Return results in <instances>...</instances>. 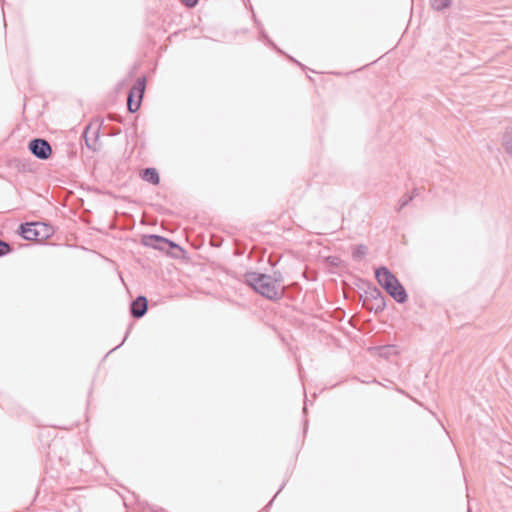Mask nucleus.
Returning a JSON list of instances; mask_svg holds the SVG:
<instances>
[{
	"mask_svg": "<svg viewBox=\"0 0 512 512\" xmlns=\"http://www.w3.org/2000/svg\"><path fill=\"white\" fill-rule=\"evenodd\" d=\"M223 243V239L219 236H213L211 239V245L213 247H220Z\"/></svg>",
	"mask_w": 512,
	"mask_h": 512,
	"instance_id": "16",
	"label": "nucleus"
},
{
	"mask_svg": "<svg viewBox=\"0 0 512 512\" xmlns=\"http://www.w3.org/2000/svg\"><path fill=\"white\" fill-rule=\"evenodd\" d=\"M38 242H43L52 237L55 233L54 227L48 223L36 222Z\"/></svg>",
	"mask_w": 512,
	"mask_h": 512,
	"instance_id": "10",
	"label": "nucleus"
},
{
	"mask_svg": "<svg viewBox=\"0 0 512 512\" xmlns=\"http://www.w3.org/2000/svg\"><path fill=\"white\" fill-rule=\"evenodd\" d=\"M453 0H430L431 7L436 11H442L451 6Z\"/></svg>",
	"mask_w": 512,
	"mask_h": 512,
	"instance_id": "13",
	"label": "nucleus"
},
{
	"mask_svg": "<svg viewBox=\"0 0 512 512\" xmlns=\"http://www.w3.org/2000/svg\"><path fill=\"white\" fill-rule=\"evenodd\" d=\"M468 512H470V510Z\"/></svg>",
	"mask_w": 512,
	"mask_h": 512,
	"instance_id": "22",
	"label": "nucleus"
},
{
	"mask_svg": "<svg viewBox=\"0 0 512 512\" xmlns=\"http://www.w3.org/2000/svg\"><path fill=\"white\" fill-rule=\"evenodd\" d=\"M148 311V299L144 295H138L130 303V314L135 319H141Z\"/></svg>",
	"mask_w": 512,
	"mask_h": 512,
	"instance_id": "6",
	"label": "nucleus"
},
{
	"mask_svg": "<svg viewBox=\"0 0 512 512\" xmlns=\"http://www.w3.org/2000/svg\"><path fill=\"white\" fill-rule=\"evenodd\" d=\"M500 145L504 153L512 158V120L507 124L501 134Z\"/></svg>",
	"mask_w": 512,
	"mask_h": 512,
	"instance_id": "7",
	"label": "nucleus"
},
{
	"mask_svg": "<svg viewBox=\"0 0 512 512\" xmlns=\"http://www.w3.org/2000/svg\"><path fill=\"white\" fill-rule=\"evenodd\" d=\"M18 234L25 240L38 241L36 222L21 223L18 227Z\"/></svg>",
	"mask_w": 512,
	"mask_h": 512,
	"instance_id": "8",
	"label": "nucleus"
},
{
	"mask_svg": "<svg viewBox=\"0 0 512 512\" xmlns=\"http://www.w3.org/2000/svg\"><path fill=\"white\" fill-rule=\"evenodd\" d=\"M259 40L264 41L265 44L272 49L276 50L279 53L285 54L282 50H280L277 45L268 37L267 33L263 28L260 29Z\"/></svg>",
	"mask_w": 512,
	"mask_h": 512,
	"instance_id": "12",
	"label": "nucleus"
},
{
	"mask_svg": "<svg viewBox=\"0 0 512 512\" xmlns=\"http://www.w3.org/2000/svg\"><path fill=\"white\" fill-rule=\"evenodd\" d=\"M284 484H285V483H283V484L280 486V489L278 490V492L276 493V495H277V494H278V493L283 489Z\"/></svg>",
	"mask_w": 512,
	"mask_h": 512,
	"instance_id": "20",
	"label": "nucleus"
},
{
	"mask_svg": "<svg viewBox=\"0 0 512 512\" xmlns=\"http://www.w3.org/2000/svg\"><path fill=\"white\" fill-rule=\"evenodd\" d=\"M131 328H132V324H130V325L128 326V329H127V331H126V333H125V336H124V338H123L122 342H121L119 345H117V346H115L114 348H112V349H111V350L106 354V356H108L110 353H112L113 351H115L116 349H118L119 347H121V346L124 344V342L126 341V339H127L128 335H129V333H130Z\"/></svg>",
	"mask_w": 512,
	"mask_h": 512,
	"instance_id": "15",
	"label": "nucleus"
},
{
	"mask_svg": "<svg viewBox=\"0 0 512 512\" xmlns=\"http://www.w3.org/2000/svg\"><path fill=\"white\" fill-rule=\"evenodd\" d=\"M279 337H280V339H281V341H282L283 343H285V342H286V338H285V335H284L283 333H279Z\"/></svg>",
	"mask_w": 512,
	"mask_h": 512,
	"instance_id": "19",
	"label": "nucleus"
},
{
	"mask_svg": "<svg viewBox=\"0 0 512 512\" xmlns=\"http://www.w3.org/2000/svg\"><path fill=\"white\" fill-rule=\"evenodd\" d=\"M181 2L188 8H194L199 0H181Z\"/></svg>",
	"mask_w": 512,
	"mask_h": 512,
	"instance_id": "17",
	"label": "nucleus"
},
{
	"mask_svg": "<svg viewBox=\"0 0 512 512\" xmlns=\"http://www.w3.org/2000/svg\"><path fill=\"white\" fill-rule=\"evenodd\" d=\"M141 244L155 250L166 252L174 258H178V255L174 253V250L184 252L179 244L169 238L157 234L143 235L141 238Z\"/></svg>",
	"mask_w": 512,
	"mask_h": 512,
	"instance_id": "3",
	"label": "nucleus"
},
{
	"mask_svg": "<svg viewBox=\"0 0 512 512\" xmlns=\"http://www.w3.org/2000/svg\"><path fill=\"white\" fill-rule=\"evenodd\" d=\"M376 279L379 285L393 297L397 302L403 303L407 299L405 289L400 284L398 279L386 268L381 267L375 272Z\"/></svg>",
	"mask_w": 512,
	"mask_h": 512,
	"instance_id": "2",
	"label": "nucleus"
},
{
	"mask_svg": "<svg viewBox=\"0 0 512 512\" xmlns=\"http://www.w3.org/2000/svg\"><path fill=\"white\" fill-rule=\"evenodd\" d=\"M146 83L147 78L142 75L129 90L127 96V110L129 113H135L139 110L144 98Z\"/></svg>",
	"mask_w": 512,
	"mask_h": 512,
	"instance_id": "4",
	"label": "nucleus"
},
{
	"mask_svg": "<svg viewBox=\"0 0 512 512\" xmlns=\"http://www.w3.org/2000/svg\"><path fill=\"white\" fill-rule=\"evenodd\" d=\"M29 152L39 160H48L52 155V147L50 143L40 137L32 138L28 142Z\"/></svg>",
	"mask_w": 512,
	"mask_h": 512,
	"instance_id": "5",
	"label": "nucleus"
},
{
	"mask_svg": "<svg viewBox=\"0 0 512 512\" xmlns=\"http://www.w3.org/2000/svg\"><path fill=\"white\" fill-rule=\"evenodd\" d=\"M272 502H273V500H270V501H269V503L266 505V507H265V508H268L269 506H271Z\"/></svg>",
	"mask_w": 512,
	"mask_h": 512,
	"instance_id": "21",
	"label": "nucleus"
},
{
	"mask_svg": "<svg viewBox=\"0 0 512 512\" xmlns=\"http://www.w3.org/2000/svg\"><path fill=\"white\" fill-rule=\"evenodd\" d=\"M244 282L255 292L270 300L278 299L283 292V290H277L273 278L264 273L246 272Z\"/></svg>",
	"mask_w": 512,
	"mask_h": 512,
	"instance_id": "1",
	"label": "nucleus"
},
{
	"mask_svg": "<svg viewBox=\"0 0 512 512\" xmlns=\"http://www.w3.org/2000/svg\"><path fill=\"white\" fill-rule=\"evenodd\" d=\"M364 254H365L364 247H359V248L355 249L353 252L354 258H361Z\"/></svg>",
	"mask_w": 512,
	"mask_h": 512,
	"instance_id": "18",
	"label": "nucleus"
},
{
	"mask_svg": "<svg viewBox=\"0 0 512 512\" xmlns=\"http://www.w3.org/2000/svg\"><path fill=\"white\" fill-rule=\"evenodd\" d=\"M141 178L149 184L154 186L160 183V175L156 168L146 167L141 171Z\"/></svg>",
	"mask_w": 512,
	"mask_h": 512,
	"instance_id": "11",
	"label": "nucleus"
},
{
	"mask_svg": "<svg viewBox=\"0 0 512 512\" xmlns=\"http://www.w3.org/2000/svg\"><path fill=\"white\" fill-rule=\"evenodd\" d=\"M12 251V246L8 242L0 239V258L9 255Z\"/></svg>",
	"mask_w": 512,
	"mask_h": 512,
	"instance_id": "14",
	"label": "nucleus"
},
{
	"mask_svg": "<svg viewBox=\"0 0 512 512\" xmlns=\"http://www.w3.org/2000/svg\"><path fill=\"white\" fill-rule=\"evenodd\" d=\"M82 137L86 143V146L92 150L96 151L98 149L97 144L100 137V127L96 128L93 132H90V125L86 126Z\"/></svg>",
	"mask_w": 512,
	"mask_h": 512,
	"instance_id": "9",
	"label": "nucleus"
}]
</instances>
